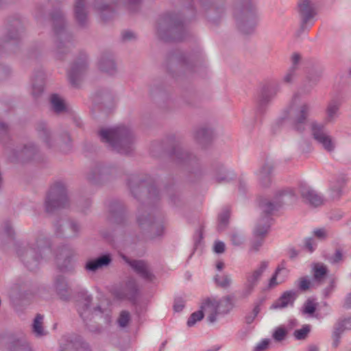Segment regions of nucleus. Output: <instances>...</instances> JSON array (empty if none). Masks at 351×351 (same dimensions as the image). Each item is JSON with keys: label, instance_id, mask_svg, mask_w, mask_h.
I'll return each instance as SVG.
<instances>
[{"label": "nucleus", "instance_id": "f257e3e1", "mask_svg": "<svg viewBox=\"0 0 351 351\" xmlns=\"http://www.w3.org/2000/svg\"><path fill=\"white\" fill-rule=\"evenodd\" d=\"M127 185L132 195L138 200L147 189L149 201L148 205L142 202L138 208L136 222L143 232L136 236L133 241L136 243L147 239L154 240L162 238L165 232L166 219L155 206L160 199V192L156 186L155 180L149 175L139 178L138 175L132 174L128 178Z\"/></svg>", "mask_w": 351, "mask_h": 351}, {"label": "nucleus", "instance_id": "f03ea898", "mask_svg": "<svg viewBox=\"0 0 351 351\" xmlns=\"http://www.w3.org/2000/svg\"><path fill=\"white\" fill-rule=\"evenodd\" d=\"M197 10L193 0L184 8V12H168L160 16L156 27L160 40L165 43L182 42L187 38L189 32L184 23L195 19Z\"/></svg>", "mask_w": 351, "mask_h": 351}, {"label": "nucleus", "instance_id": "7ed1b4c3", "mask_svg": "<svg viewBox=\"0 0 351 351\" xmlns=\"http://www.w3.org/2000/svg\"><path fill=\"white\" fill-rule=\"evenodd\" d=\"M150 152L155 157L162 153H167L171 160L185 169L189 174L194 175L197 178L202 176L199 159L180 146L175 134L169 135L161 141L152 142Z\"/></svg>", "mask_w": 351, "mask_h": 351}, {"label": "nucleus", "instance_id": "20e7f679", "mask_svg": "<svg viewBox=\"0 0 351 351\" xmlns=\"http://www.w3.org/2000/svg\"><path fill=\"white\" fill-rule=\"evenodd\" d=\"M52 243L43 232H39L35 242L29 245L28 247L16 246V254L25 267L29 271L36 270L46 252L52 254Z\"/></svg>", "mask_w": 351, "mask_h": 351}, {"label": "nucleus", "instance_id": "39448f33", "mask_svg": "<svg viewBox=\"0 0 351 351\" xmlns=\"http://www.w3.org/2000/svg\"><path fill=\"white\" fill-rule=\"evenodd\" d=\"M98 136L102 143H106L112 150L119 154L128 155L132 152L134 135L125 125L101 128L98 131Z\"/></svg>", "mask_w": 351, "mask_h": 351}, {"label": "nucleus", "instance_id": "423d86ee", "mask_svg": "<svg viewBox=\"0 0 351 351\" xmlns=\"http://www.w3.org/2000/svg\"><path fill=\"white\" fill-rule=\"evenodd\" d=\"M78 296L84 300L83 302L77 301V311L80 317L82 319L86 328L90 332L96 335L101 334L103 331V327L97 323L89 324L88 320H91L94 316L100 315L104 319L106 325H110L112 322L111 311L108 308H103L100 305L95 306L90 309V304L93 297L88 295L86 291H82L78 293Z\"/></svg>", "mask_w": 351, "mask_h": 351}, {"label": "nucleus", "instance_id": "0eeeda50", "mask_svg": "<svg viewBox=\"0 0 351 351\" xmlns=\"http://www.w3.org/2000/svg\"><path fill=\"white\" fill-rule=\"evenodd\" d=\"M52 28L56 37V57L63 60L65 55L74 47L73 34L66 29L65 16L60 8H55L50 13Z\"/></svg>", "mask_w": 351, "mask_h": 351}, {"label": "nucleus", "instance_id": "6e6552de", "mask_svg": "<svg viewBox=\"0 0 351 351\" xmlns=\"http://www.w3.org/2000/svg\"><path fill=\"white\" fill-rule=\"evenodd\" d=\"M233 16L241 34L250 35L254 32L258 24V15L252 0H235Z\"/></svg>", "mask_w": 351, "mask_h": 351}, {"label": "nucleus", "instance_id": "1a4fd4ad", "mask_svg": "<svg viewBox=\"0 0 351 351\" xmlns=\"http://www.w3.org/2000/svg\"><path fill=\"white\" fill-rule=\"evenodd\" d=\"M175 62L183 67L186 72L196 73L197 69L202 66V56L199 50L185 52L178 49H174L170 51L167 55L165 66L167 72L172 77L178 76L173 70V64Z\"/></svg>", "mask_w": 351, "mask_h": 351}, {"label": "nucleus", "instance_id": "9d476101", "mask_svg": "<svg viewBox=\"0 0 351 351\" xmlns=\"http://www.w3.org/2000/svg\"><path fill=\"white\" fill-rule=\"evenodd\" d=\"M24 27L19 15L7 19L5 32L0 39V53H16L21 44Z\"/></svg>", "mask_w": 351, "mask_h": 351}, {"label": "nucleus", "instance_id": "9b49d317", "mask_svg": "<svg viewBox=\"0 0 351 351\" xmlns=\"http://www.w3.org/2000/svg\"><path fill=\"white\" fill-rule=\"evenodd\" d=\"M289 194L291 196L294 195V193L292 190H280L278 191L274 197V201H271L266 197H260L258 199V207L262 211L261 218L257 223L261 225H269L272 224L274 219L272 215L274 212L278 211L283 206L284 202L282 197Z\"/></svg>", "mask_w": 351, "mask_h": 351}, {"label": "nucleus", "instance_id": "f8f14e48", "mask_svg": "<svg viewBox=\"0 0 351 351\" xmlns=\"http://www.w3.org/2000/svg\"><path fill=\"white\" fill-rule=\"evenodd\" d=\"M69 205V199L65 185L60 181L52 184L45 197V207L47 213L66 208Z\"/></svg>", "mask_w": 351, "mask_h": 351}, {"label": "nucleus", "instance_id": "ddd939ff", "mask_svg": "<svg viewBox=\"0 0 351 351\" xmlns=\"http://www.w3.org/2000/svg\"><path fill=\"white\" fill-rule=\"evenodd\" d=\"M280 91V84L275 80H271L263 84L256 93V114L263 115L272 100Z\"/></svg>", "mask_w": 351, "mask_h": 351}, {"label": "nucleus", "instance_id": "4468645a", "mask_svg": "<svg viewBox=\"0 0 351 351\" xmlns=\"http://www.w3.org/2000/svg\"><path fill=\"white\" fill-rule=\"evenodd\" d=\"M111 293L116 300H127L135 306L138 305L141 296L139 285L133 277L128 278L123 283L114 287Z\"/></svg>", "mask_w": 351, "mask_h": 351}, {"label": "nucleus", "instance_id": "2eb2a0df", "mask_svg": "<svg viewBox=\"0 0 351 351\" xmlns=\"http://www.w3.org/2000/svg\"><path fill=\"white\" fill-rule=\"evenodd\" d=\"M297 10L300 16V27L296 32L297 36L309 31L313 25V19L317 15L314 3L311 0H298Z\"/></svg>", "mask_w": 351, "mask_h": 351}, {"label": "nucleus", "instance_id": "dca6fc26", "mask_svg": "<svg viewBox=\"0 0 351 351\" xmlns=\"http://www.w3.org/2000/svg\"><path fill=\"white\" fill-rule=\"evenodd\" d=\"M207 21L218 25L225 12L223 0H198Z\"/></svg>", "mask_w": 351, "mask_h": 351}, {"label": "nucleus", "instance_id": "f3484780", "mask_svg": "<svg viewBox=\"0 0 351 351\" xmlns=\"http://www.w3.org/2000/svg\"><path fill=\"white\" fill-rule=\"evenodd\" d=\"M39 150L34 143L24 145L21 149H11L8 158L12 163H26L38 159Z\"/></svg>", "mask_w": 351, "mask_h": 351}, {"label": "nucleus", "instance_id": "a211bd4d", "mask_svg": "<svg viewBox=\"0 0 351 351\" xmlns=\"http://www.w3.org/2000/svg\"><path fill=\"white\" fill-rule=\"evenodd\" d=\"M88 66V56L80 51L77 58L73 62L68 72V77L71 85L74 88H78L80 82Z\"/></svg>", "mask_w": 351, "mask_h": 351}, {"label": "nucleus", "instance_id": "6ab92c4d", "mask_svg": "<svg viewBox=\"0 0 351 351\" xmlns=\"http://www.w3.org/2000/svg\"><path fill=\"white\" fill-rule=\"evenodd\" d=\"M120 256L133 271L145 281L152 282L155 280L156 276L151 270L146 261L143 259H132L124 254H121Z\"/></svg>", "mask_w": 351, "mask_h": 351}, {"label": "nucleus", "instance_id": "aec40b11", "mask_svg": "<svg viewBox=\"0 0 351 351\" xmlns=\"http://www.w3.org/2000/svg\"><path fill=\"white\" fill-rule=\"evenodd\" d=\"M75 256L73 249L68 244L58 247L56 254L57 267L60 272H71L74 269L73 258Z\"/></svg>", "mask_w": 351, "mask_h": 351}, {"label": "nucleus", "instance_id": "412c9836", "mask_svg": "<svg viewBox=\"0 0 351 351\" xmlns=\"http://www.w3.org/2000/svg\"><path fill=\"white\" fill-rule=\"evenodd\" d=\"M108 221L118 226H125L127 222V209L123 202L117 199H112L108 204Z\"/></svg>", "mask_w": 351, "mask_h": 351}, {"label": "nucleus", "instance_id": "4be33fe9", "mask_svg": "<svg viewBox=\"0 0 351 351\" xmlns=\"http://www.w3.org/2000/svg\"><path fill=\"white\" fill-rule=\"evenodd\" d=\"M268 267V262L263 261L261 262L259 267L252 274L246 275V282L244 284L243 295H250L257 285L261 277Z\"/></svg>", "mask_w": 351, "mask_h": 351}, {"label": "nucleus", "instance_id": "5701e85b", "mask_svg": "<svg viewBox=\"0 0 351 351\" xmlns=\"http://www.w3.org/2000/svg\"><path fill=\"white\" fill-rule=\"evenodd\" d=\"M118 0H94L95 9L99 12L104 23H108L116 14L114 6Z\"/></svg>", "mask_w": 351, "mask_h": 351}, {"label": "nucleus", "instance_id": "b1692460", "mask_svg": "<svg viewBox=\"0 0 351 351\" xmlns=\"http://www.w3.org/2000/svg\"><path fill=\"white\" fill-rule=\"evenodd\" d=\"M114 170V167H108L102 163H97L87 176V180L93 184H99Z\"/></svg>", "mask_w": 351, "mask_h": 351}, {"label": "nucleus", "instance_id": "393cba45", "mask_svg": "<svg viewBox=\"0 0 351 351\" xmlns=\"http://www.w3.org/2000/svg\"><path fill=\"white\" fill-rule=\"evenodd\" d=\"M324 126L313 122L311 124L312 135L313 138L320 143L323 147L328 152H332L335 149V145L331 138L324 132Z\"/></svg>", "mask_w": 351, "mask_h": 351}, {"label": "nucleus", "instance_id": "a878e982", "mask_svg": "<svg viewBox=\"0 0 351 351\" xmlns=\"http://www.w3.org/2000/svg\"><path fill=\"white\" fill-rule=\"evenodd\" d=\"M59 351H92L89 343L80 335H75L61 344Z\"/></svg>", "mask_w": 351, "mask_h": 351}, {"label": "nucleus", "instance_id": "bb28decb", "mask_svg": "<svg viewBox=\"0 0 351 351\" xmlns=\"http://www.w3.org/2000/svg\"><path fill=\"white\" fill-rule=\"evenodd\" d=\"M299 188L300 195L306 203L313 207H318L324 204V197L305 184L301 183Z\"/></svg>", "mask_w": 351, "mask_h": 351}, {"label": "nucleus", "instance_id": "cd10ccee", "mask_svg": "<svg viewBox=\"0 0 351 351\" xmlns=\"http://www.w3.org/2000/svg\"><path fill=\"white\" fill-rule=\"evenodd\" d=\"M99 69L110 75L117 72V64L114 61L112 53L109 50L104 51L98 61Z\"/></svg>", "mask_w": 351, "mask_h": 351}, {"label": "nucleus", "instance_id": "c85d7f7f", "mask_svg": "<svg viewBox=\"0 0 351 351\" xmlns=\"http://www.w3.org/2000/svg\"><path fill=\"white\" fill-rule=\"evenodd\" d=\"M195 139L202 148L206 149L211 144L215 137V131L213 128L208 125L198 128L194 135Z\"/></svg>", "mask_w": 351, "mask_h": 351}, {"label": "nucleus", "instance_id": "c756f323", "mask_svg": "<svg viewBox=\"0 0 351 351\" xmlns=\"http://www.w3.org/2000/svg\"><path fill=\"white\" fill-rule=\"evenodd\" d=\"M112 261V257L110 253L106 252L100 254L95 258L88 260L85 264L84 268L88 271L95 272L103 267H108Z\"/></svg>", "mask_w": 351, "mask_h": 351}, {"label": "nucleus", "instance_id": "7c9ffc66", "mask_svg": "<svg viewBox=\"0 0 351 351\" xmlns=\"http://www.w3.org/2000/svg\"><path fill=\"white\" fill-rule=\"evenodd\" d=\"M270 230L269 225H261L257 223L253 231V240L251 245V250L258 252L263 245L265 238Z\"/></svg>", "mask_w": 351, "mask_h": 351}, {"label": "nucleus", "instance_id": "2f4dec72", "mask_svg": "<svg viewBox=\"0 0 351 351\" xmlns=\"http://www.w3.org/2000/svg\"><path fill=\"white\" fill-rule=\"evenodd\" d=\"M45 78V73L42 69L34 71L32 77V95L34 98L36 99L43 94Z\"/></svg>", "mask_w": 351, "mask_h": 351}, {"label": "nucleus", "instance_id": "473e14b6", "mask_svg": "<svg viewBox=\"0 0 351 351\" xmlns=\"http://www.w3.org/2000/svg\"><path fill=\"white\" fill-rule=\"evenodd\" d=\"M347 183L344 174H341L330 182V197L333 200L339 199L343 194V189Z\"/></svg>", "mask_w": 351, "mask_h": 351}, {"label": "nucleus", "instance_id": "72a5a7b5", "mask_svg": "<svg viewBox=\"0 0 351 351\" xmlns=\"http://www.w3.org/2000/svg\"><path fill=\"white\" fill-rule=\"evenodd\" d=\"M309 111L310 106L307 104H304L300 107L293 121L294 130L300 132H302L304 130V125L306 122Z\"/></svg>", "mask_w": 351, "mask_h": 351}, {"label": "nucleus", "instance_id": "f704fd0d", "mask_svg": "<svg viewBox=\"0 0 351 351\" xmlns=\"http://www.w3.org/2000/svg\"><path fill=\"white\" fill-rule=\"evenodd\" d=\"M74 17L80 27H85L88 23V12L86 10V0H75Z\"/></svg>", "mask_w": 351, "mask_h": 351}, {"label": "nucleus", "instance_id": "c9c22d12", "mask_svg": "<svg viewBox=\"0 0 351 351\" xmlns=\"http://www.w3.org/2000/svg\"><path fill=\"white\" fill-rule=\"evenodd\" d=\"M288 270L286 269V263L282 261L276 267L274 273L269 280L268 289H272L286 280L288 276Z\"/></svg>", "mask_w": 351, "mask_h": 351}, {"label": "nucleus", "instance_id": "e433bc0d", "mask_svg": "<svg viewBox=\"0 0 351 351\" xmlns=\"http://www.w3.org/2000/svg\"><path fill=\"white\" fill-rule=\"evenodd\" d=\"M54 287L57 295L63 301H69L71 298L68 282L62 275L56 276L54 280Z\"/></svg>", "mask_w": 351, "mask_h": 351}, {"label": "nucleus", "instance_id": "4c0bfd02", "mask_svg": "<svg viewBox=\"0 0 351 351\" xmlns=\"http://www.w3.org/2000/svg\"><path fill=\"white\" fill-rule=\"evenodd\" d=\"M297 298V293L293 290L286 291L270 306L271 309L282 308L289 304L293 305Z\"/></svg>", "mask_w": 351, "mask_h": 351}, {"label": "nucleus", "instance_id": "58836bf2", "mask_svg": "<svg viewBox=\"0 0 351 351\" xmlns=\"http://www.w3.org/2000/svg\"><path fill=\"white\" fill-rule=\"evenodd\" d=\"M5 337L9 340L8 347L10 351H32L27 342L16 338L13 334L5 335L3 338Z\"/></svg>", "mask_w": 351, "mask_h": 351}, {"label": "nucleus", "instance_id": "ea45409f", "mask_svg": "<svg viewBox=\"0 0 351 351\" xmlns=\"http://www.w3.org/2000/svg\"><path fill=\"white\" fill-rule=\"evenodd\" d=\"M274 166L268 162L265 163L259 171V183L263 188H269L271 184V173Z\"/></svg>", "mask_w": 351, "mask_h": 351}, {"label": "nucleus", "instance_id": "a19ab883", "mask_svg": "<svg viewBox=\"0 0 351 351\" xmlns=\"http://www.w3.org/2000/svg\"><path fill=\"white\" fill-rule=\"evenodd\" d=\"M36 130L38 137L43 140L48 148H51L53 145L51 134L47 127V123L43 121L38 122L36 126Z\"/></svg>", "mask_w": 351, "mask_h": 351}, {"label": "nucleus", "instance_id": "79ce46f5", "mask_svg": "<svg viewBox=\"0 0 351 351\" xmlns=\"http://www.w3.org/2000/svg\"><path fill=\"white\" fill-rule=\"evenodd\" d=\"M201 308L206 311L207 309L210 310V313L208 316V321L210 323H213L217 319V316L221 312L218 309V305L216 303L215 300H212L210 298H207L202 302Z\"/></svg>", "mask_w": 351, "mask_h": 351}, {"label": "nucleus", "instance_id": "37998d69", "mask_svg": "<svg viewBox=\"0 0 351 351\" xmlns=\"http://www.w3.org/2000/svg\"><path fill=\"white\" fill-rule=\"evenodd\" d=\"M215 172V179L217 183L228 182L236 178V174L233 171L226 170L222 165H218Z\"/></svg>", "mask_w": 351, "mask_h": 351}, {"label": "nucleus", "instance_id": "c03bdc74", "mask_svg": "<svg viewBox=\"0 0 351 351\" xmlns=\"http://www.w3.org/2000/svg\"><path fill=\"white\" fill-rule=\"evenodd\" d=\"M313 272L314 282L317 285H322L327 277L329 270L324 264L316 263L313 267Z\"/></svg>", "mask_w": 351, "mask_h": 351}, {"label": "nucleus", "instance_id": "a18cd8bd", "mask_svg": "<svg viewBox=\"0 0 351 351\" xmlns=\"http://www.w3.org/2000/svg\"><path fill=\"white\" fill-rule=\"evenodd\" d=\"M230 217V210L228 208H224L218 215L217 231H224L228 227Z\"/></svg>", "mask_w": 351, "mask_h": 351}, {"label": "nucleus", "instance_id": "49530a36", "mask_svg": "<svg viewBox=\"0 0 351 351\" xmlns=\"http://www.w3.org/2000/svg\"><path fill=\"white\" fill-rule=\"evenodd\" d=\"M12 141L8 125L0 121V143L5 148H8V145H12Z\"/></svg>", "mask_w": 351, "mask_h": 351}, {"label": "nucleus", "instance_id": "de8ad7c7", "mask_svg": "<svg viewBox=\"0 0 351 351\" xmlns=\"http://www.w3.org/2000/svg\"><path fill=\"white\" fill-rule=\"evenodd\" d=\"M232 300L233 296L226 295L219 301L216 300V303L218 305V309L221 313L227 314L230 311L234 306Z\"/></svg>", "mask_w": 351, "mask_h": 351}, {"label": "nucleus", "instance_id": "09e8293b", "mask_svg": "<svg viewBox=\"0 0 351 351\" xmlns=\"http://www.w3.org/2000/svg\"><path fill=\"white\" fill-rule=\"evenodd\" d=\"M53 110L56 113H61L66 111V106L63 99H62L58 94H52L50 99Z\"/></svg>", "mask_w": 351, "mask_h": 351}, {"label": "nucleus", "instance_id": "8fccbe9b", "mask_svg": "<svg viewBox=\"0 0 351 351\" xmlns=\"http://www.w3.org/2000/svg\"><path fill=\"white\" fill-rule=\"evenodd\" d=\"M340 105V102L335 99L331 100L329 102L326 108V120L328 122H330L333 120L337 112L339 110Z\"/></svg>", "mask_w": 351, "mask_h": 351}, {"label": "nucleus", "instance_id": "3c124183", "mask_svg": "<svg viewBox=\"0 0 351 351\" xmlns=\"http://www.w3.org/2000/svg\"><path fill=\"white\" fill-rule=\"evenodd\" d=\"M213 281L217 287L222 289L229 288L232 283V280L229 275L220 276L219 274H216L213 277Z\"/></svg>", "mask_w": 351, "mask_h": 351}, {"label": "nucleus", "instance_id": "603ef678", "mask_svg": "<svg viewBox=\"0 0 351 351\" xmlns=\"http://www.w3.org/2000/svg\"><path fill=\"white\" fill-rule=\"evenodd\" d=\"M43 315L38 313L35 317L33 324L32 330L36 336L40 337L45 335L44 328L43 326Z\"/></svg>", "mask_w": 351, "mask_h": 351}, {"label": "nucleus", "instance_id": "864d4df0", "mask_svg": "<svg viewBox=\"0 0 351 351\" xmlns=\"http://www.w3.org/2000/svg\"><path fill=\"white\" fill-rule=\"evenodd\" d=\"M165 189L169 196V203L173 206L177 204L179 202V196L176 193L175 183H167L165 186Z\"/></svg>", "mask_w": 351, "mask_h": 351}, {"label": "nucleus", "instance_id": "5fc2aeb1", "mask_svg": "<svg viewBox=\"0 0 351 351\" xmlns=\"http://www.w3.org/2000/svg\"><path fill=\"white\" fill-rule=\"evenodd\" d=\"M204 310L200 307V309L191 313L189 317L186 324L188 327H192L198 321H201L204 317Z\"/></svg>", "mask_w": 351, "mask_h": 351}, {"label": "nucleus", "instance_id": "6e6d98bb", "mask_svg": "<svg viewBox=\"0 0 351 351\" xmlns=\"http://www.w3.org/2000/svg\"><path fill=\"white\" fill-rule=\"evenodd\" d=\"M287 334H288V330L286 328V327L284 326H280L277 327L274 330V331L272 334V337L276 341L280 342L285 339V338L287 336Z\"/></svg>", "mask_w": 351, "mask_h": 351}, {"label": "nucleus", "instance_id": "4d7b16f0", "mask_svg": "<svg viewBox=\"0 0 351 351\" xmlns=\"http://www.w3.org/2000/svg\"><path fill=\"white\" fill-rule=\"evenodd\" d=\"M317 303L313 300L308 299L302 306V312L304 314L313 315L317 310Z\"/></svg>", "mask_w": 351, "mask_h": 351}, {"label": "nucleus", "instance_id": "13d9d810", "mask_svg": "<svg viewBox=\"0 0 351 351\" xmlns=\"http://www.w3.org/2000/svg\"><path fill=\"white\" fill-rule=\"evenodd\" d=\"M337 287V278L332 277L329 280L328 285L325 287L322 291V294L324 298H328L333 291L335 290Z\"/></svg>", "mask_w": 351, "mask_h": 351}, {"label": "nucleus", "instance_id": "bf43d9fd", "mask_svg": "<svg viewBox=\"0 0 351 351\" xmlns=\"http://www.w3.org/2000/svg\"><path fill=\"white\" fill-rule=\"evenodd\" d=\"M204 239L203 236V228L202 227L199 228L195 232L193 235V253L198 249L202 243Z\"/></svg>", "mask_w": 351, "mask_h": 351}, {"label": "nucleus", "instance_id": "052dcab7", "mask_svg": "<svg viewBox=\"0 0 351 351\" xmlns=\"http://www.w3.org/2000/svg\"><path fill=\"white\" fill-rule=\"evenodd\" d=\"M311 329L308 325H304L300 329H297L294 331L293 335L297 340L304 339Z\"/></svg>", "mask_w": 351, "mask_h": 351}, {"label": "nucleus", "instance_id": "680f3d73", "mask_svg": "<svg viewBox=\"0 0 351 351\" xmlns=\"http://www.w3.org/2000/svg\"><path fill=\"white\" fill-rule=\"evenodd\" d=\"M130 321V315L127 311H122L117 319V323L121 328L126 327Z\"/></svg>", "mask_w": 351, "mask_h": 351}, {"label": "nucleus", "instance_id": "e2e57ef3", "mask_svg": "<svg viewBox=\"0 0 351 351\" xmlns=\"http://www.w3.org/2000/svg\"><path fill=\"white\" fill-rule=\"evenodd\" d=\"M343 260V253L341 248H337L335 252L328 258V261L332 264H337Z\"/></svg>", "mask_w": 351, "mask_h": 351}, {"label": "nucleus", "instance_id": "0e129e2a", "mask_svg": "<svg viewBox=\"0 0 351 351\" xmlns=\"http://www.w3.org/2000/svg\"><path fill=\"white\" fill-rule=\"evenodd\" d=\"M230 237L232 244L234 246H240L244 241L243 236L237 232L230 233Z\"/></svg>", "mask_w": 351, "mask_h": 351}, {"label": "nucleus", "instance_id": "69168bd1", "mask_svg": "<svg viewBox=\"0 0 351 351\" xmlns=\"http://www.w3.org/2000/svg\"><path fill=\"white\" fill-rule=\"evenodd\" d=\"M185 307V301L181 297H178L174 299L173 308L176 313L182 311Z\"/></svg>", "mask_w": 351, "mask_h": 351}, {"label": "nucleus", "instance_id": "338daca9", "mask_svg": "<svg viewBox=\"0 0 351 351\" xmlns=\"http://www.w3.org/2000/svg\"><path fill=\"white\" fill-rule=\"evenodd\" d=\"M311 282L306 277H302L299 279L298 289L301 291H306L311 288Z\"/></svg>", "mask_w": 351, "mask_h": 351}, {"label": "nucleus", "instance_id": "774afa93", "mask_svg": "<svg viewBox=\"0 0 351 351\" xmlns=\"http://www.w3.org/2000/svg\"><path fill=\"white\" fill-rule=\"evenodd\" d=\"M4 232L8 239H14L15 232L10 221H6L4 223Z\"/></svg>", "mask_w": 351, "mask_h": 351}]
</instances>
